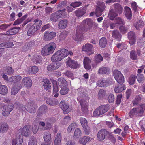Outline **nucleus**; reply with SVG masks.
I'll use <instances>...</instances> for the list:
<instances>
[{
    "mask_svg": "<svg viewBox=\"0 0 145 145\" xmlns=\"http://www.w3.org/2000/svg\"><path fill=\"white\" fill-rule=\"evenodd\" d=\"M82 23L85 24V25L83 27L81 25L78 26L76 31V34L73 36V39L76 41L83 40L84 39L83 33L91 30L93 24L91 20L89 18L86 19L83 21Z\"/></svg>",
    "mask_w": 145,
    "mask_h": 145,
    "instance_id": "nucleus-1",
    "label": "nucleus"
},
{
    "mask_svg": "<svg viewBox=\"0 0 145 145\" xmlns=\"http://www.w3.org/2000/svg\"><path fill=\"white\" fill-rule=\"evenodd\" d=\"M33 24L30 23L26 25V28L28 29L27 33L28 36L33 35L39 29L42 24V21L38 19L35 20Z\"/></svg>",
    "mask_w": 145,
    "mask_h": 145,
    "instance_id": "nucleus-2",
    "label": "nucleus"
},
{
    "mask_svg": "<svg viewBox=\"0 0 145 145\" xmlns=\"http://www.w3.org/2000/svg\"><path fill=\"white\" fill-rule=\"evenodd\" d=\"M69 55L68 51L65 48H62L56 52L52 56L51 60L53 62L60 61Z\"/></svg>",
    "mask_w": 145,
    "mask_h": 145,
    "instance_id": "nucleus-3",
    "label": "nucleus"
},
{
    "mask_svg": "<svg viewBox=\"0 0 145 145\" xmlns=\"http://www.w3.org/2000/svg\"><path fill=\"white\" fill-rule=\"evenodd\" d=\"M56 47V44L53 42L47 44L43 47L41 50L42 55L46 56L52 54Z\"/></svg>",
    "mask_w": 145,
    "mask_h": 145,
    "instance_id": "nucleus-4",
    "label": "nucleus"
},
{
    "mask_svg": "<svg viewBox=\"0 0 145 145\" xmlns=\"http://www.w3.org/2000/svg\"><path fill=\"white\" fill-rule=\"evenodd\" d=\"M145 110V105H142L137 108H133L129 112V115L131 118L133 117L141 116L144 110Z\"/></svg>",
    "mask_w": 145,
    "mask_h": 145,
    "instance_id": "nucleus-5",
    "label": "nucleus"
},
{
    "mask_svg": "<svg viewBox=\"0 0 145 145\" xmlns=\"http://www.w3.org/2000/svg\"><path fill=\"white\" fill-rule=\"evenodd\" d=\"M66 9L58 10L51 14L50 16V19L52 22H56L58 21L59 19L65 17L66 14Z\"/></svg>",
    "mask_w": 145,
    "mask_h": 145,
    "instance_id": "nucleus-6",
    "label": "nucleus"
},
{
    "mask_svg": "<svg viewBox=\"0 0 145 145\" xmlns=\"http://www.w3.org/2000/svg\"><path fill=\"white\" fill-rule=\"evenodd\" d=\"M109 105L108 104L103 105L97 108L93 114L94 117H98L107 112L109 109Z\"/></svg>",
    "mask_w": 145,
    "mask_h": 145,
    "instance_id": "nucleus-7",
    "label": "nucleus"
},
{
    "mask_svg": "<svg viewBox=\"0 0 145 145\" xmlns=\"http://www.w3.org/2000/svg\"><path fill=\"white\" fill-rule=\"evenodd\" d=\"M25 108L28 112L35 113L36 112L37 107L33 101L28 102L25 106Z\"/></svg>",
    "mask_w": 145,
    "mask_h": 145,
    "instance_id": "nucleus-8",
    "label": "nucleus"
},
{
    "mask_svg": "<svg viewBox=\"0 0 145 145\" xmlns=\"http://www.w3.org/2000/svg\"><path fill=\"white\" fill-rule=\"evenodd\" d=\"M111 134L105 129H103L99 131L97 136L99 140L101 141L103 140L106 137H109Z\"/></svg>",
    "mask_w": 145,
    "mask_h": 145,
    "instance_id": "nucleus-9",
    "label": "nucleus"
},
{
    "mask_svg": "<svg viewBox=\"0 0 145 145\" xmlns=\"http://www.w3.org/2000/svg\"><path fill=\"white\" fill-rule=\"evenodd\" d=\"M61 108L63 110V113L67 114L72 110L71 107L69 106V104L64 101H61L59 104Z\"/></svg>",
    "mask_w": 145,
    "mask_h": 145,
    "instance_id": "nucleus-10",
    "label": "nucleus"
},
{
    "mask_svg": "<svg viewBox=\"0 0 145 145\" xmlns=\"http://www.w3.org/2000/svg\"><path fill=\"white\" fill-rule=\"evenodd\" d=\"M82 50L85 52L86 54L88 55L92 54L94 53L93 50V46L89 43H87L83 45L82 48Z\"/></svg>",
    "mask_w": 145,
    "mask_h": 145,
    "instance_id": "nucleus-11",
    "label": "nucleus"
},
{
    "mask_svg": "<svg viewBox=\"0 0 145 145\" xmlns=\"http://www.w3.org/2000/svg\"><path fill=\"white\" fill-rule=\"evenodd\" d=\"M129 40V43L131 45L135 44L136 40V35L133 31L129 32L127 34Z\"/></svg>",
    "mask_w": 145,
    "mask_h": 145,
    "instance_id": "nucleus-12",
    "label": "nucleus"
},
{
    "mask_svg": "<svg viewBox=\"0 0 145 145\" xmlns=\"http://www.w3.org/2000/svg\"><path fill=\"white\" fill-rule=\"evenodd\" d=\"M56 35V33L54 32H49L47 31L46 32L44 35L43 39L46 41H49L52 39Z\"/></svg>",
    "mask_w": 145,
    "mask_h": 145,
    "instance_id": "nucleus-13",
    "label": "nucleus"
},
{
    "mask_svg": "<svg viewBox=\"0 0 145 145\" xmlns=\"http://www.w3.org/2000/svg\"><path fill=\"white\" fill-rule=\"evenodd\" d=\"M21 84L19 83L18 82V83H14L11 88V95H13L16 94L21 89Z\"/></svg>",
    "mask_w": 145,
    "mask_h": 145,
    "instance_id": "nucleus-14",
    "label": "nucleus"
},
{
    "mask_svg": "<svg viewBox=\"0 0 145 145\" xmlns=\"http://www.w3.org/2000/svg\"><path fill=\"white\" fill-rule=\"evenodd\" d=\"M14 108V105L6 106L3 110L2 114L4 116H7L10 114V112L12 111Z\"/></svg>",
    "mask_w": 145,
    "mask_h": 145,
    "instance_id": "nucleus-15",
    "label": "nucleus"
},
{
    "mask_svg": "<svg viewBox=\"0 0 145 145\" xmlns=\"http://www.w3.org/2000/svg\"><path fill=\"white\" fill-rule=\"evenodd\" d=\"M48 111V108L45 105L40 106L37 112V114L38 117H40L42 115L46 113Z\"/></svg>",
    "mask_w": 145,
    "mask_h": 145,
    "instance_id": "nucleus-16",
    "label": "nucleus"
},
{
    "mask_svg": "<svg viewBox=\"0 0 145 145\" xmlns=\"http://www.w3.org/2000/svg\"><path fill=\"white\" fill-rule=\"evenodd\" d=\"M30 127L29 125H27L25 126L23 128L19 129L22 135L25 136H28L30 133Z\"/></svg>",
    "mask_w": 145,
    "mask_h": 145,
    "instance_id": "nucleus-17",
    "label": "nucleus"
},
{
    "mask_svg": "<svg viewBox=\"0 0 145 145\" xmlns=\"http://www.w3.org/2000/svg\"><path fill=\"white\" fill-rule=\"evenodd\" d=\"M67 64L69 67L72 69H76L79 67V65L77 61L72 60L71 59L67 61Z\"/></svg>",
    "mask_w": 145,
    "mask_h": 145,
    "instance_id": "nucleus-18",
    "label": "nucleus"
},
{
    "mask_svg": "<svg viewBox=\"0 0 145 145\" xmlns=\"http://www.w3.org/2000/svg\"><path fill=\"white\" fill-rule=\"evenodd\" d=\"M61 66V64L59 63H52L47 66V70L50 71H52L58 69Z\"/></svg>",
    "mask_w": 145,
    "mask_h": 145,
    "instance_id": "nucleus-19",
    "label": "nucleus"
},
{
    "mask_svg": "<svg viewBox=\"0 0 145 145\" xmlns=\"http://www.w3.org/2000/svg\"><path fill=\"white\" fill-rule=\"evenodd\" d=\"M110 69L107 67L102 66L98 70V74H108L110 73Z\"/></svg>",
    "mask_w": 145,
    "mask_h": 145,
    "instance_id": "nucleus-20",
    "label": "nucleus"
},
{
    "mask_svg": "<svg viewBox=\"0 0 145 145\" xmlns=\"http://www.w3.org/2000/svg\"><path fill=\"white\" fill-rule=\"evenodd\" d=\"M22 83L27 88H29L32 85L31 80L29 78L25 77L22 80Z\"/></svg>",
    "mask_w": 145,
    "mask_h": 145,
    "instance_id": "nucleus-21",
    "label": "nucleus"
},
{
    "mask_svg": "<svg viewBox=\"0 0 145 145\" xmlns=\"http://www.w3.org/2000/svg\"><path fill=\"white\" fill-rule=\"evenodd\" d=\"M106 6L104 3L101 4L96 9L95 14L97 16H99L102 14V12L104 11Z\"/></svg>",
    "mask_w": 145,
    "mask_h": 145,
    "instance_id": "nucleus-22",
    "label": "nucleus"
},
{
    "mask_svg": "<svg viewBox=\"0 0 145 145\" xmlns=\"http://www.w3.org/2000/svg\"><path fill=\"white\" fill-rule=\"evenodd\" d=\"M21 29L20 27H14L10 29L6 32V35H13L17 33Z\"/></svg>",
    "mask_w": 145,
    "mask_h": 145,
    "instance_id": "nucleus-23",
    "label": "nucleus"
},
{
    "mask_svg": "<svg viewBox=\"0 0 145 145\" xmlns=\"http://www.w3.org/2000/svg\"><path fill=\"white\" fill-rule=\"evenodd\" d=\"M91 61V60L88 57H84L83 63L84 67L86 69L89 70L91 69L90 64Z\"/></svg>",
    "mask_w": 145,
    "mask_h": 145,
    "instance_id": "nucleus-24",
    "label": "nucleus"
},
{
    "mask_svg": "<svg viewBox=\"0 0 145 145\" xmlns=\"http://www.w3.org/2000/svg\"><path fill=\"white\" fill-rule=\"evenodd\" d=\"M80 103L81 106V109L82 112H86L88 111V103L86 101H84L82 99H80Z\"/></svg>",
    "mask_w": 145,
    "mask_h": 145,
    "instance_id": "nucleus-25",
    "label": "nucleus"
},
{
    "mask_svg": "<svg viewBox=\"0 0 145 145\" xmlns=\"http://www.w3.org/2000/svg\"><path fill=\"white\" fill-rule=\"evenodd\" d=\"M86 7H84L82 8H79L76 10L75 12L76 16L78 17L82 16L86 13Z\"/></svg>",
    "mask_w": 145,
    "mask_h": 145,
    "instance_id": "nucleus-26",
    "label": "nucleus"
},
{
    "mask_svg": "<svg viewBox=\"0 0 145 145\" xmlns=\"http://www.w3.org/2000/svg\"><path fill=\"white\" fill-rule=\"evenodd\" d=\"M81 88L78 89L79 92V95L80 97V99H82L84 101L88 100L89 99V98L88 97L87 94L85 92H82L81 91L82 90Z\"/></svg>",
    "mask_w": 145,
    "mask_h": 145,
    "instance_id": "nucleus-27",
    "label": "nucleus"
},
{
    "mask_svg": "<svg viewBox=\"0 0 145 145\" xmlns=\"http://www.w3.org/2000/svg\"><path fill=\"white\" fill-rule=\"evenodd\" d=\"M9 126L5 122L0 123V131L3 133L6 132L8 129Z\"/></svg>",
    "mask_w": 145,
    "mask_h": 145,
    "instance_id": "nucleus-28",
    "label": "nucleus"
},
{
    "mask_svg": "<svg viewBox=\"0 0 145 145\" xmlns=\"http://www.w3.org/2000/svg\"><path fill=\"white\" fill-rule=\"evenodd\" d=\"M43 87L46 90L50 89L51 84L49 80L47 79H43Z\"/></svg>",
    "mask_w": 145,
    "mask_h": 145,
    "instance_id": "nucleus-29",
    "label": "nucleus"
},
{
    "mask_svg": "<svg viewBox=\"0 0 145 145\" xmlns=\"http://www.w3.org/2000/svg\"><path fill=\"white\" fill-rule=\"evenodd\" d=\"M61 134L58 133L56 135L54 141V145H61Z\"/></svg>",
    "mask_w": 145,
    "mask_h": 145,
    "instance_id": "nucleus-30",
    "label": "nucleus"
},
{
    "mask_svg": "<svg viewBox=\"0 0 145 145\" xmlns=\"http://www.w3.org/2000/svg\"><path fill=\"white\" fill-rule=\"evenodd\" d=\"M68 21L66 19L60 20L59 22V28L60 29H64L67 27Z\"/></svg>",
    "mask_w": 145,
    "mask_h": 145,
    "instance_id": "nucleus-31",
    "label": "nucleus"
},
{
    "mask_svg": "<svg viewBox=\"0 0 145 145\" xmlns=\"http://www.w3.org/2000/svg\"><path fill=\"white\" fill-rule=\"evenodd\" d=\"M8 88L5 85H2L0 82V94L1 95H6L8 93Z\"/></svg>",
    "mask_w": 145,
    "mask_h": 145,
    "instance_id": "nucleus-32",
    "label": "nucleus"
},
{
    "mask_svg": "<svg viewBox=\"0 0 145 145\" xmlns=\"http://www.w3.org/2000/svg\"><path fill=\"white\" fill-rule=\"evenodd\" d=\"M93 61L94 62L97 64L103 61V58L101 55L97 53L95 55Z\"/></svg>",
    "mask_w": 145,
    "mask_h": 145,
    "instance_id": "nucleus-33",
    "label": "nucleus"
},
{
    "mask_svg": "<svg viewBox=\"0 0 145 145\" xmlns=\"http://www.w3.org/2000/svg\"><path fill=\"white\" fill-rule=\"evenodd\" d=\"M42 59V57L40 55L35 54L33 56L32 60L33 62L36 63H41Z\"/></svg>",
    "mask_w": 145,
    "mask_h": 145,
    "instance_id": "nucleus-34",
    "label": "nucleus"
},
{
    "mask_svg": "<svg viewBox=\"0 0 145 145\" xmlns=\"http://www.w3.org/2000/svg\"><path fill=\"white\" fill-rule=\"evenodd\" d=\"M58 83L60 88L67 86V83L66 80L62 78H60L58 79Z\"/></svg>",
    "mask_w": 145,
    "mask_h": 145,
    "instance_id": "nucleus-35",
    "label": "nucleus"
},
{
    "mask_svg": "<svg viewBox=\"0 0 145 145\" xmlns=\"http://www.w3.org/2000/svg\"><path fill=\"white\" fill-rule=\"evenodd\" d=\"M80 120L84 131H86L88 127V122L84 118L81 117L80 119Z\"/></svg>",
    "mask_w": 145,
    "mask_h": 145,
    "instance_id": "nucleus-36",
    "label": "nucleus"
},
{
    "mask_svg": "<svg viewBox=\"0 0 145 145\" xmlns=\"http://www.w3.org/2000/svg\"><path fill=\"white\" fill-rule=\"evenodd\" d=\"M22 79L20 75H17L15 76H13L9 78V81L11 82V83H17V82L20 81Z\"/></svg>",
    "mask_w": 145,
    "mask_h": 145,
    "instance_id": "nucleus-37",
    "label": "nucleus"
},
{
    "mask_svg": "<svg viewBox=\"0 0 145 145\" xmlns=\"http://www.w3.org/2000/svg\"><path fill=\"white\" fill-rule=\"evenodd\" d=\"M91 141L90 138L88 136H84L79 141L80 143L83 145H85L86 143Z\"/></svg>",
    "mask_w": 145,
    "mask_h": 145,
    "instance_id": "nucleus-38",
    "label": "nucleus"
},
{
    "mask_svg": "<svg viewBox=\"0 0 145 145\" xmlns=\"http://www.w3.org/2000/svg\"><path fill=\"white\" fill-rule=\"evenodd\" d=\"M125 15L128 19H130L132 17L131 11L130 8L128 7H125Z\"/></svg>",
    "mask_w": 145,
    "mask_h": 145,
    "instance_id": "nucleus-39",
    "label": "nucleus"
},
{
    "mask_svg": "<svg viewBox=\"0 0 145 145\" xmlns=\"http://www.w3.org/2000/svg\"><path fill=\"white\" fill-rule=\"evenodd\" d=\"M107 44V40L106 38L103 37H102L99 40V45L102 48H105Z\"/></svg>",
    "mask_w": 145,
    "mask_h": 145,
    "instance_id": "nucleus-40",
    "label": "nucleus"
},
{
    "mask_svg": "<svg viewBox=\"0 0 145 145\" xmlns=\"http://www.w3.org/2000/svg\"><path fill=\"white\" fill-rule=\"evenodd\" d=\"M38 71L37 67L35 66H31L29 69V72L30 74H34L36 73Z\"/></svg>",
    "mask_w": 145,
    "mask_h": 145,
    "instance_id": "nucleus-41",
    "label": "nucleus"
},
{
    "mask_svg": "<svg viewBox=\"0 0 145 145\" xmlns=\"http://www.w3.org/2000/svg\"><path fill=\"white\" fill-rule=\"evenodd\" d=\"M43 138L44 141L51 142V135L49 132H46L45 133L43 136Z\"/></svg>",
    "mask_w": 145,
    "mask_h": 145,
    "instance_id": "nucleus-42",
    "label": "nucleus"
},
{
    "mask_svg": "<svg viewBox=\"0 0 145 145\" xmlns=\"http://www.w3.org/2000/svg\"><path fill=\"white\" fill-rule=\"evenodd\" d=\"M144 23L142 20H139L137 22L136 24H134L135 28L137 30H139L140 28H142L143 26Z\"/></svg>",
    "mask_w": 145,
    "mask_h": 145,
    "instance_id": "nucleus-43",
    "label": "nucleus"
},
{
    "mask_svg": "<svg viewBox=\"0 0 145 145\" xmlns=\"http://www.w3.org/2000/svg\"><path fill=\"white\" fill-rule=\"evenodd\" d=\"M52 83L53 87V93H58L59 91V88L57 86V82L56 81L54 80L52 81Z\"/></svg>",
    "mask_w": 145,
    "mask_h": 145,
    "instance_id": "nucleus-44",
    "label": "nucleus"
},
{
    "mask_svg": "<svg viewBox=\"0 0 145 145\" xmlns=\"http://www.w3.org/2000/svg\"><path fill=\"white\" fill-rule=\"evenodd\" d=\"M124 82V77L120 72L118 71V84H122Z\"/></svg>",
    "mask_w": 145,
    "mask_h": 145,
    "instance_id": "nucleus-45",
    "label": "nucleus"
},
{
    "mask_svg": "<svg viewBox=\"0 0 145 145\" xmlns=\"http://www.w3.org/2000/svg\"><path fill=\"white\" fill-rule=\"evenodd\" d=\"M136 80V76L133 75H131L128 78V81L129 84L132 85L135 83Z\"/></svg>",
    "mask_w": 145,
    "mask_h": 145,
    "instance_id": "nucleus-46",
    "label": "nucleus"
},
{
    "mask_svg": "<svg viewBox=\"0 0 145 145\" xmlns=\"http://www.w3.org/2000/svg\"><path fill=\"white\" fill-rule=\"evenodd\" d=\"M47 104L50 105H55L57 104V101H56L54 99H47L46 100Z\"/></svg>",
    "mask_w": 145,
    "mask_h": 145,
    "instance_id": "nucleus-47",
    "label": "nucleus"
},
{
    "mask_svg": "<svg viewBox=\"0 0 145 145\" xmlns=\"http://www.w3.org/2000/svg\"><path fill=\"white\" fill-rule=\"evenodd\" d=\"M106 91L103 89H100L99 91L98 97L99 99H102L105 97L106 95Z\"/></svg>",
    "mask_w": 145,
    "mask_h": 145,
    "instance_id": "nucleus-48",
    "label": "nucleus"
},
{
    "mask_svg": "<svg viewBox=\"0 0 145 145\" xmlns=\"http://www.w3.org/2000/svg\"><path fill=\"white\" fill-rule=\"evenodd\" d=\"M35 43V42L34 40H32L27 43H26L24 47L26 49V50H28L31 47L33 46L34 45Z\"/></svg>",
    "mask_w": 145,
    "mask_h": 145,
    "instance_id": "nucleus-49",
    "label": "nucleus"
},
{
    "mask_svg": "<svg viewBox=\"0 0 145 145\" xmlns=\"http://www.w3.org/2000/svg\"><path fill=\"white\" fill-rule=\"evenodd\" d=\"M60 88L61 89L60 91V93L61 95H65L68 93L69 89L68 88L67 86Z\"/></svg>",
    "mask_w": 145,
    "mask_h": 145,
    "instance_id": "nucleus-50",
    "label": "nucleus"
},
{
    "mask_svg": "<svg viewBox=\"0 0 145 145\" xmlns=\"http://www.w3.org/2000/svg\"><path fill=\"white\" fill-rule=\"evenodd\" d=\"M118 26H119V30L120 32L122 34H124L127 31V27H125V25Z\"/></svg>",
    "mask_w": 145,
    "mask_h": 145,
    "instance_id": "nucleus-51",
    "label": "nucleus"
},
{
    "mask_svg": "<svg viewBox=\"0 0 145 145\" xmlns=\"http://www.w3.org/2000/svg\"><path fill=\"white\" fill-rule=\"evenodd\" d=\"M142 98L140 95L137 96L133 101L134 105H136L141 102Z\"/></svg>",
    "mask_w": 145,
    "mask_h": 145,
    "instance_id": "nucleus-52",
    "label": "nucleus"
},
{
    "mask_svg": "<svg viewBox=\"0 0 145 145\" xmlns=\"http://www.w3.org/2000/svg\"><path fill=\"white\" fill-rule=\"evenodd\" d=\"M14 72V70L11 67H8L6 68V69L5 71V73L6 74H12Z\"/></svg>",
    "mask_w": 145,
    "mask_h": 145,
    "instance_id": "nucleus-53",
    "label": "nucleus"
},
{
    "mask_svg": "<svg viewBox=\"0 0 145 145\" xmlns=\"http://www.w3.org/2000/svg\"><path fill=\"white\" fill-rule=\"evenodd\" d=\"M71 120V117L69 115H67L65 117L63 120L62 121V123L63 125H65L67 124Z\"/></svg>",
    "mask_w": 145,
    "mask_h": 145,
    "instance_id": "nucleus-54",
    "label": "nucleus"
},
{
    "mask_svg": "<svg viewBox=\"0 0 145 145\" xmlns=\"http://www.w3.org/2000/svg\"><path fill=\"white\" fill-rule=\"evenodd\" d=\"M67 37V34L65 31H63L59 35L58 38L61 41L64 40Z\"/></svg>",
    "mask_w": 145,
    "mask_h": 145,
    "instance_id": "nucleus-55",
    "label": "nucleus"
},
{
    "mask_svg": "<svg viewBox=\"0 0 145 145\" xmlns=\"http://www.w3.org/2000/svg\"><path fill=\"white\" fill-rule=\"evenodd\" d=\"M136 78L137 80L139 83H142L144 79V77L143 75L140 73L137 75Z\"/></svg>",
    "mask_w": 145,
    "mask_h": 145,
    "instance_id": "nucleus-56",
    "label": "nucleus"
},
{
    "mask_svg": "<svg viewBox=\"0 0 145 145\" xmlns=\"http://www.w3.org/2000/svg\"><path fill=\"white\" fill-rule=\"evenodd\" d=\"M130 58L133 60H136L137 59V56L135 51L132 50L130 53Z\"/></svg>",
    "mask_w": 145,
    "mask_h": 145,
    "instance_id": "nucleus-57",
    "label": "nucleus"
},
{
    "mask_svg": "<svg viewBox=\"0 0 145 145\" xmlns=\"http://www.w3.org/2000/svg\"><path fill=\"white\" fill-rule=\"evenodd\" d=\"M105 82L106 81L104 79L102 80H99L97 82V85L99 87L104 86L106 85Z\"/></svg>",
    "mask_w": 145,
    "mask_h": 145,
    "instance_id": "nucleus-58",
    "label": "nucleus"
},
{
    "mask_svg": "<svg viewBox=\"0 0 145 145\" xmlns=\"http://www.w3.org/2000/svg\"><path fill=\"white\" fill-rule=\"evenodd\" d=\"M77 124L75 123H73L69 125L67 129V131L69 132H70L73 129H74L76 127Z\"/></svg>",
    "mask_w": 145,
    "mask_h": 145,
    "instance_id": "nucleus-59",
    "label": "nucleus"
},
{
    "mask_svg": "<svg viewBox=\"0 0 145 145\" xmlns=\"http://www.w3.org/2000/svg\"><path fill=\"white\" fill-rule=\"evenodd\" d=\"M45 121L48 122L51 125L55 123L56 121L55 118L53 117L48 118L45 119Z\"/></svg>",
    "mask_w": 145,
    "mask_h": 145,
    "instance_id": "nucleus-60",
    "label": "nucleus"
},
{
    "mask_svg": "<svg viewBox=\"0 0 145 145\" xmlns=\"http://www.w3.org/2000/svg\"><path fill=\"white\" fill-rule=\"evenodd\" d=\"M117 16L116 13L112 12L111 10L110 11L108 15L109 18L112 20H113Z\"/></svg>",
    "mask_w": 145,
    "mask_h": 145,
    "instance_id": "nucleus-61",
    "label": "nucleus"
},
{
    "mask_svg": "<svg viewBox=\"0 0 145 145\" xmlns=\"http://www.w3.org/2000/svg\"><path fill=\"white\" fill-rule=\"evenodd\" d=\"M82 4V2L80 1H76L72 3L70 5L72 7L74 8H76L79 7Z\"/></svg>",
    "mask_w": 145,
    "mask_h": 145,
    "instance_id": "nucleus-62",
    "label": "nucleus"
},
{
    "mask_svg": "<svg viewBox=\"0 0 145 145\" xmlns=\"http://www.w3.org/2000/svg\"><path fill=\"white\" fill-rule=\"evenodd\" d=\"M81 131L79 128H77L75 129L74 134V136L76 138H79L80 136Z\"/></svg>",
    "mask_w": 145,
    "mask_h": 145,
    "instance_id": "nucleus-63",
    "label": "nucleus"
},
{
    "mask_svg": "<svg viewBox=\"0 0 145 145\" xmlns=\"http://www.w3.org/2000/svg\"><path fill=\"white\" fill-rule=\"evenodd\" d=\"M37 141L34 138H31L30 139L28 145H37Z\"/></svg>",
    "mask_w": 145,
    "mask_h": 145,
    "instance_id": "nucleus-64",
    "label": "nucleus"
}]
</instances>
